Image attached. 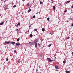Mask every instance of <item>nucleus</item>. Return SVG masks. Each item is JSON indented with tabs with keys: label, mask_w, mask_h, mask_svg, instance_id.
I'll return each instance as SVG.
<instances>
[{
	"label": "nucleus",
	"mask_w": 73,
	"mask_h": 73,
	"mask_svg": "<svg viewBox=\"0 0 73 73\" xmlns=\"http://www.w3.org/2000/svg\"><path fill=\"white\" fill-rule=\"evenodd\" d=\"M10 44H11L13 45V44H15L16 43L15 42H10Z\"/></svg>",
	"instance_id": "nucleus-5"
},
{
	"label": "nucleus",
	"mask_w": 73,
	"mask_h": 73,
	"mask_svg": "<svg viewBox=\"0 0 73 73\" xmlns=\"http://www.w3.org/2000/svg\"><path fill=\"white\" fill-rule=\"evenodd\" d=\"M6 61H8V60H9V59L8 58H6Z\"/></svg>",
	"instance_id": "nucleus-23"
},
{
	"label": "nucleus",
	"mask_w": 73,
	"mask_h": 73,
	"mask_svg": "<svg viewBox=\"0 0 73 73\" xmlns=\"http://www.w3.org/2000/svg\"><path fill=\"white\" fill-rule=\"evenodd\" d=\"M35 41L36 42H38V39H36V40H35Z\"/></svg>",
	"instance_id": "nucleus-22"
},
{
	"label": "nucleus",
	"mask_w": 73,
	"mask_h": 73,
	"mask_svg": "<svg viewBox=\"0 0 73 73\" xmlns=\"http://www.w3.org/2000/svg\"><path fill=\"white\" fill-rule=\"evenodd\" d=\"M31 6H30V8H31Z\"/></svg>",
	"instance_id": "nucleus-45"
},
{
	"label": "nucleus",
	"mask_w": 73,
	"mask_h": 73,
	"mask_svg": "<svg viewBox=\"0 0 73 73\" xmlns=\"http://www.w3.org/2000/svg\"><path fill=\"white\" fill-rule=\"evenodd\" d=\"M1 16V15H0V17Z\"/></svg>",
	"instance_id": "nucleus-48"
},
{
	"label": "nucleus",
	"mask_w": 73,
	"mask_h": 73,
	"mask_svg": "<svg viewBox=\"0 0 73 73\" xmlns=\"http://www.w3.org/2000/svg\"><path fill=\"white\" fill-rule=\"evenodd\" d=\"M3 22H2V23H0V25H3Z\"/></svg>",
	"instance_id": "nucleus-16"
},
{
	"label": "nucleus",
	"mask_w": 73,
	"mask_h": 73,
	"mask_svg": "<svg viewBox=\"0 0 73 73\" xmlns=\"http://www.w3.org/2000/svg\"><path fill=\"white\" fill-rule=\"evenodd\" d=\"M29 30H28V31H27V33H29Z\"/></svg>",
	"instance_id": "nucleus-36"
},
{
	"label": "nucleus",
	"mask_w": 73,
	"mask_h": 73,
	"mask_svg": "<svg viewBox=\"0 0 73 73\" xmlns=\"http://www.w3.org/2000/svg\"><path fill=\"white\" fill-rule=\"evenodd\" d=\"M38 70H36V72H37Z\"/></svg>",
	"instance_id": "nucleus-50"
},
{
	"label": "nucleus",
	"mask_w": 73,
	"mask_h": 73,
	"mask_svg": "<svg viewBox=\"0 0 73 73\" xmlns=\"http://www.w3.org/2000/svg\"><path fill=\"white\" fill-rule=\"evenodd\" d=\"M23 13H22V14H23Z\"/></svg>",
	"instance_id": "nucleus-46"
},
{
	"label": "nucleus",
	"mask_w": 73,
	"mask_h": 73,
	"mask_svg": "<svg viewBox=\"0 0 73 73\" xmlns=\"http://www.w3.org/2000/svg\"><path fill=\"white\" fill-rule=\"evenodd\" d=\"M17 25H19V26H20L21 25L20 23H18Z\"/></svg>",
	"instance_id": "nucleus-21"
},
{
	"label": "nucleus",
	"mask_w": 73,
	"mask_h": 73,
	"mask_svg": "<svg viewBox=\"0 0 73 73\" xmlns=\"http://www.w3.org/2000/svg\"><path fill=\"white\" fill-rule=\"evenodd\" d=\"M66 22H68V20Z\"/></svg>",
	"instance_id": "nucleus-42"
},
{
	"label": "nucleus",
	"mask_w": 73,
	"mask_h": 73,
	"mask_svg": "<svg viewBox=\"0 0 73 73\" xmlns=\"http://www.w3.org/2000/svg\"><path fill=\"white\" fill-rule=\"evenodd\" d=\"M37 43H35V47L36 48H37Z\"/></svg>",
	"instance_id": "nucleus-12"
},
{
	"label": "nucleus",
	"mask_w": 73,
	"mask_h": 73,
	"mask_svg": "<svg viewBox=\"0 0 73 73\" xmlns=\"http://www.w3.org/2000/svg\"><path fill=\"white\" fill-rule=\"evenodd\" d=\"M43 48V47H42V48Z\"/></svg>",
	"instance_id": "nucleus-54"
},
{
	"label": "nucleus",
	"mask_w": 73,
	"mask_h": 73,
	"mask_svg": "<svg viewBox=\"0 0 73 73\" xmlns=\"http://www.w3.org/2000/svg\"><path fill=\"white\" fill-rule=\"evenodd\" d=\"M36 42V41H34V42H33V43L34 44V43H35Z\"/></svg>",
	"instance_id": "nucleus-27"
},
{
	"label": "nucleus",
	"mask_w": 73,
	"mask_h": 73,
	"mask_svg": "<svg viewBox=\"0 0 73 73\" xmlns=\"http://www.w3.org/2000/svg\"><path fill=\"white\" fill-rule=\"evenodd\" d=\"M63 63H64V64H65L66 63V61H63Z\"/></svg>",
	"instance_id": "nucleus-25"
},
{
	"label": "nucleus",
	"mask_w": 73,
	"mask_h": 73,
	"mask_svg": "<svg viewBox=\"0 0 73 73\" xmlns=\"http://www.w3.org/2000/svg\"><path fill=\"white\" fill-rule=\"evenodd\" d=\"M70 19L71 20H73V18H70Z\"/></svg>",
	"instance_id": "nucleus-30"
},
{
	"label": "nucleus",
	"mask_w": 73,
	"mask_h": 73,
	"mask_svg": "<svg viewBox=\"0 0 73 73\" xmlns=\"http://www.w3.org/2000/svg\"><path fill=\"white\" fill-rule=\"evenodd\" d=\"M40 73H41V72H40Z\"/></svg>",
	"instance_id": "nucleus-55"
},
{
	"label": "nucleus",
	"mask_w": 73,
	"mask_h": 73,
	"mask_svg": "<svg viewBox=\"0 0 73 73\" xmlns=\"http://www.w3.org/2000/svg\"><path fill=\"white\" fill-rule=\"evenodd\" d=\"M56 57H55V58H54L55 59H56Z\"/></svg>",
	"instance_id": "nucleus-47"
},
{
	"label": "nucleus",
	"mask_w": 73,
	"mask_h": 73,
	"mask_svg": "<svg viewBox=\"0 0 73 73\" xmlns=\"http://www.w3.org/2000/svg\"><path fill=\"white\" fill-rule=\"evenodd\" d=\"M47 60H48L49 62H53V60H51V59H50V58H47Z\"/></svg>",
	"instance_id": "nucleus-1"
},
{
	"label": "nucleus",
	"mask_w": 73,
	"mask_h": 73,
	"mask_svg": "<svg viewBox=\"0 0 73 73\" xmlns=\"http://www.w3.org/2000/svg\"><path fill=\"white\" fill-rule=\"evenodd\" d=\"M5 54H6V53H5Z\"/></svg>",
	"instance_id": "nucleus-49"
},
{
	"label": "nucleus",
	"mask_w": 73,
	"mask_h": 73,
	"mask_svg": "<svg viewBox=\"0 0 73 73\" xmlns=\"http://www.w3.org/2000/svg\"><path fill=\"white\" fill-rule=\"evenodd\" d=\"M33 36V35L32 34H31L30 35V37H32Z\"/></svg>",
	"instance_id": "nucleus-17"
},
{
	"label": "nucleus",
	"mask_w": 73,
	"mask_h": 73,
	"mask_svg": "<svg viewBox=\"0 0 73 73\" xmlns=\"http://www.w3.org/2000/svg\"><path fill=\"white\" fill-rule=\"evenodd\" d=\"M35 15H34L33 16V18H35Z\"/></svg>",
	"instance_id": "nucleus-26"
},
{
	"label": "nucleus",
	"mask_w": 73,
	"mask_h": 73,
	"mask_svg": "<svg viewBox=\"0 0 73 73\" xmlns=\"http://www.w3.org/2000/svg\"><path fill=\"white\" fill-rule=\"evenodd\" d=\"M14 52L15 53H16V50H14Z\"/></svg>",
	"instance_id": "nucleus-28"
},
{
	"label": "nucleus",
	"mask_w": 73,
	"mask_h": 73,
	"mask_svg": "<svg viewBox=\"0 0 73 73\" xmlns=\"http://www.w3.org/2000/svg\"><path fill=\"white\" fill-rule=\"evenodd\" d=\"M18 25H16L17 27H18Z\"/></svg>",
	"instance_id": "nucleus-41"
},
{
	"label": "nucleus",
	"mask_w": 73,
	"mask_h": 73,
	"mask_svg": "<svg viewBox=\"0 0 73 73\" xmlns=\"http://www.w3.org/2000/svg\"><path fill=\"white\" fill-rule=\"evenodd\" d=\"M53 8L54 10L56 9V7L55 6H53Z\"/></svg>",
	"instance_id": "nucleus-8"
},
{
	"label": "nucleus",
	"mask_w": 73,
	"mask_h": 73,
	"mask_svg": "<svg viewBox=\"0 0 73 73\" xmlns=\"http://www.w3.org/2000/svg\"><path fill=\"white\" fill-rule=\"evenodd\" d=\"M10 43V42L9 41V42H5V44H9Z\"/></svg>",
	"instance_id": "nucleus-2"
},
{
	"label": "nucleus",
	"mask_w": 73,
	"mask_h": 73,
	"mask_svg": "<svg viewBox=\"0 0 73 73\" xmlns=\"http://www.w3.org/2000/svg\"><path fill=\"white\" fill-rule=\"evenodd\" d=\"M31 11V8H29V9L28 10V11H29V12H30Z\"/></svg>",
	"instance_id": "nucleus-7"
},
{
	"label": "nucleus",
	"mask_w": 73,
	"mask_h": 73,
	"mask_svg": "<svg viewBox=\"0 0 73 73\" xmlns=\"http://www.w3.org/2000/svg\"><path fill=\"white\" fill-rule=\"evenodd\" d=\"M7 21H6V23H7Z\"/></svg>",
	"instance_id": "nucleus-44"
},
{
	"label": "nucleus",
	"mask_w": 73,
	"mask_h": 73,
	"mask_svg": "<svg viewBox=\"0 0 73 73\" xmlns=\"http://www.w3.org/2000/svg\"><path fill=\"white\" fill-rule=\"evenodd\" d=\"M42 31H45V29L42 28Z\"/></svg>",
	"instance_id": "nucleus-13"
},
{
	"label": "nucleus",
	"mask_w": 73,
	"mask_h": 73,
	"mask_svg": "<svg viewBox=\"0 0 73 73\" xmlns=\"http://www.w3.org/2000/svg\"><path fill=\"white\" fill-rule=\"evenodd\" d=\"M71 8H73V5L72 6H71Z\"/></svg>",
	"instance_id": "nucleus-37"
},
{
	"label": "nucleus",
	"mask_w": 73,
	"mask_h": 73,
	"mask_svg": "<svg viewBox=\"0 0 73 73\" xmlns=\"http://www.w3.org/2000/svg\"><path fill=\"white\" fill-rule=\"evenodd\" d=\"M72 54H73V52H72Z\"/></svg>",
	"instance_id": "nucleus-43"
},
{
	"label": "nucleus",
	"mask_w": 73,
	"mask_h": 73,
	"mask_svg": "<svg viewBox=\"0 0 73 73\" xmlns=\"http://www.w3.org/2000/svg\"><path fill=\"white\" fill-rule=\"evenodd\" d=\"M19 40H20V38H18L17 39V41H19Z\"/></svg>",
	"instance_id": "nucleus-15"
},
{
	"label": "nucleus",
	"mask_w": 73,
	"mask_h": 73,
	"mask_svg": "<svg viewBox=\"0 0 73 73\" xmlns=\"http://www.w3.org/2000/svg\"><path fill=\"white\" fill-rule=\"evenodd\" d=\"M38 46H40V44L39 43H38Z\"/></svg>",
	"instance_id": "nucleus-40"
},
{
	"label": "nucleus",
	"mask_w": 73,
	"mask_h": 73,
	"mask_svg": "<svg viewBox=\"0 0 73 73\" xmlns=\"http://www.w3.org/2000/svg\"><path fill=\"white\" fill-rule=\"evenodd\" d=\"M33 25V24H31V25Z\"/></svg>",
	"instance_id": "nucleus-51"
},
{
	"label": "nucleus",
	"mask_w": 73,
	"mask_h": 73,
	"mask_svg": "<svg viewBox=\"0 0 73 73\" xmlns=\"http://www.w3.org/2000/svg\"><path fill=\"white\" fill-rule=\"evenodd\" d=\"M66 73H70V71H67V70L66 71Z\"/></svg>",
	"instance_id": "nucleus-9"
},
{
	"label": "nucleus",
	"mask_w": 73,
	"mask_h": 73,
	"mask_svg": "<svg viewBox=\"0 0 73 73\" xmlns=\"http://www.w3.org/2000/svg\"><path fill=\"white\" fill-rule=\"evenodd\" d=\"M70 1H68L66 2V4H67L68 3H70Z\"/></svg>",
	"instance_id": "nucleus-10"
},
{
	"label": "nucleus",
	"mask_w": 73,
	"mask_h": 73,
	"mask_svg": "<svg viewBox=\"0 0 73 73\" xmlns=\"http://www.w3.org/2000/svg\"><path fill=\"white\" fill-rule=\"evenodd\" d=\"M55 68L56 69H59V67H58V66H55Z\"/></svg>",
	"instance_id": "nucleus-4"
},
{
	"label": "nucleus",
	"mask_w": 73,
	"mask_h": 73,
	"mask_svg": "<svg viewBox=\"0 0 73 73\" xmlns=\"http://www.w3.org/2000/svg\"><path fill=\"white\" fill-rule=\"evenodd\" d=\"M47 20L48 21H49V18H48L47 19Z\"/></svg>",
	"instance_id": "nucleus-24"
},
{
	"label": "nucleus",
	"mask_w": 73,
	"mask_h": 73,
	"mask_svg": "<svg viewBox=\"0 0 73 73\" xmlns=\"http://www.w3.org/2000/svg\"><path fill=\"white\" fill-rule=\"evenodd\" d=\"M51 46V44H50L48 45V47H50Z\"/></svg>",
	"instance_id": "nucleus-19"
},
{
	"label": "nucleus",
	"mask_w": 73,
	"mask_h": 73,
	"mask_svg": "<svg viewBox=\"0 0 73 73\" xmlns=\"http://www.w3.org/2000/svg\"><path fill=\"white\" fill-rule=\"evenodd\" d=\"M16 45L17 46H19L20 45V43H16Z\"/></svg>",
	"instance_id": "nucleus-6"
},
{
	"label": "nucleus",
	"mask_w": 73,
	"mask_h": 73,
	"mask_svg": "<svg viewBox=\"0 0 73 73\" xmlns=\"http://www.w3.org/2000/svg\"><path fill=\"white\" fill-rule=\"evenodd\" d=\"M71 26H73V24H72L71 25Z\"/></svg>",
	"instance_id": "nucleus-39"
},
{
	"label": "nucleus",
	"mask_w": 73,
	"mask_h": 73,
	"mask_svg": "<svg viewBox=\"0 0 73 73\" xmlns=\"http://www.w3.org/2000/svg\"><path fill=\"white\" fill-rule=\"evenodd\" d=\"M31 27V25H30V26H29V28H30V27Z\"/></svg>",
	"instance_id": "nucleus-35"
},
{
	"label": "nucleus",
	"mask_w": 73,
	"mask_h": 73,
	"mask_svg": "<svg viewBox=\"0 0 73 73\" xmlns=\"http://www.w3.org/2000/svg\"><path fill=\"white\" fill-rule=\"evenodd\" d=\"M16 6H17L16 5H14V6H13V8H15V7H16Z\"/></svg>",
	"instance_id": "nucleus-18"
},
{
	"label": "nucleus",
	"mask_w": 73,
	"mask_h": 73,
	"mask_svg": "<svg viewBox=\"0 0 73 73\" xmlns=\"http://www.w3.org/2000/svg\"><path fill=\"white\" fill-rule=\"evenodd\" d=\"M16 31H19V29H17L16 30Z\"/></svg>",
	"instance_id": "nucleus-33"
},
{
	"label": "nucleus",
	"mask_w": 73,
	"mask_h": 73,
	"mask_svg": "<svg viewBox=\"0 0 73 73\" xmlns=\"http://www.w3.org/2000/svg\"><path fill=\"white\" fill-rule=\"evenodd\" d=\"M57 64H58V63H57Z\"/></svg>",
	"instance_id": "nucleus-53"
},
{
	"label": "nucleus",
	"mask_w": 73,
	"mask_h": 73,
	"mask_svg": "<svg viewBox=\"0 0 73 73\" xmlns=\"http://www.w3.org/2000/svg\"><path fill=\"white\" fill-rule=\"evenodd\" d=\"M54 1H52V3H54Z\"/></svg>",
	"instance_id": "nucleus-34"
},
{
	"label": "nucleus",
	"mask_w": 73,
	"mask_h": 73,
	"mask_svg": "<svg viewBox=\"0 0 73 73\" xmlns=\"http://www.w3.org/2000/svg\"><path fill=\"white\" fill-rule=\"evenodd\" d=\"M17 62H19V63H20V61H19V60H18V61H17Z\"/></svg>",
	"instance_id": "nucleus-38"
},
{
	"label": "nucleus",
	"mask_w": 73,
	"mask_h": 73,
	"mask_svg": "<svg viewBox=\"0 0 73 73\" xmlns=\"http://www.w3.org/2000/svg\"><path fill=\"white\" fill-rule=\"evenodd\" d=\"M29 43L31 45H32L33 44H34L33 42H29Z\"/></svg>",
	"instance_id": "nucleus-3"
},
{
	"label": "nucleus",
	"mask_w": 73,
	"mask_h": 73,
	"mask_svg": "<svg viewBox=\"0 0 73 73\" xmlns=\"http://www.w3.org/2000/svg\"><path fill=\"white\" fill-rule=\"evenodd\" d=\"M57 64H58V63H57Z\"/></svg>",
	"instance_id": "nucleus-52"
},
{
	"label": "nucleus",
	"mask_w": 73,
	"mask_h": 73,
	"mask_svg": "<svg viewBox=\"0 0 73 73\" xmlns=\"http://www.w3.org/2000/svg\"><path fill=\"white\" fill-rule=\"evenodd\" d=\"M67 10H65V11H64V12L66 13L67 12Z\"/></svg>",
	"instance_id": "nucleus-32"
},
{
	"label": "nucleus",
	"mask_w": 73,
	"mask_h": 73,
	"mask_svg": "<svg viewBox=\"0 0 73 73\" xmlns=\"http://www.w3.org/2000/svg\"><path fill=\"white\" fill-rule=\"evenodd\" d=\"M70 38V37H68L67 38V39H69Z\"/></svg>",
	"instance_id": "nucleus-31"
},
{
	"label": "nucleus",
	"mask_w": 73,
	"mask_h": 73,
	"mask_svg": "<svg viewBox=\"0 0 73 73\" xmlns=\"http://www.w3.org/2000/svg\"><path fill=\"white\" fill-rule=\"evenodd\" d=\"M5 8V10L6 11L7 9L6 7H4Z\"/></svg>",
	"instance_id": "nucleus-20"
},
{
	"label": "nucleus",
	"mask_w": 73,
	"mask_h": 73,
	"mask_svg": "<svg viewBox=\"0 0 73 73\" xmlns=\"http://www.w3.org/2000/svg\"><path fill=\"white\" fill-rule=\"evenodd\" d=\"M37 31V29H35V31Z\"/></svg>",
	"instance_id": "nucleus-29"
},
{
	"label": "nucleus",
	"mask_w": 73,
	"mask_h": 73,
	"mask_svg": "<svg viewBox=\"0 0 73 73\" xmlns=\"http://www.w3.org/2000/svg\"><path fill=\"white\" fill-rule=\"evenodd\" d=\"M43 4V2H42L41 1H40V4L42 5Z\"/></svg>",
	"instance_id": "nucleus-11"
},
{
	"label": "nucleus",
	"mask_w": 73,
	"mask_h": 73,
	"mask_svg": "<svg viewBox=\"0 0 73 73\" xmlns=\"http://www.w3.org/2000/svg\"><path fill=\"white\" fill-rule=\"evenodd\" d=\"M27 7H29V4L28 3V4H27Z\"/></svg>",
	"instance_id": "nucleus-14"
}]
</instances>
